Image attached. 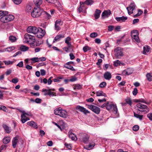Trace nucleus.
I'll use <instances>...</instances> for the list:
<instances>
[{"instance_id": "12", "label": "nucleus", "mask_w": 152, "mask_h": 152, "mask_svg": "<svg viewBox=\"0 0 152 152\" xmlns=\"http://www.w3.org/2000/svg\"><path fill=\"white\" fill-rule=\"evenodd\" d=\"M87 107L91 110L92 111L96 114L99 113L100 111V108L99 107L93 105H88Z\"/></svg>"}, {"instance_id": "5", "label": "nucleus", "mask_w": 152, "mask_h": 152, "mask_svg": "<svg viewBox=\"0 0 152 152\" xmlns=\"http://www.w3.org/2000/svg\"><path fill=\"white\" fill-rule=\"evenodd\" d=\"M107 104L106 109L107 110L109 111L112 110L116 114L117 113L118 109L115 104L111 103L109 102H107Z\"/></svg>"}, {"instance_id": "11", "label": "nucleus", "mask_w": 152, "mask_h": 152, "mask_svg": "<svg viewBox=\"0 0 152 152\" xmlns=\"http://www.w3.org/2000/svg\"><path fill=\"white\" fill-rule=\"evenodd\" d=\"M37 37L39 38H42L44 37L45 34V30L42 29V28L38 27L36 33Z\"/></svg>"}, {"instance_id": "52", "label": "nucleus", "mask_w": 152, "mask_h": 152, "mask_svg": "<svg viewBox=\"0 0 152 152\" xmlns=\"http://www.w3.org/2000/svg\"><path fill=\"white\" fill-rule=\"evenodd\" d=\"M139 129V126L137 125H135L133 126V130L135 131H137Z\"/></svg>"}, {"instance_id": "14", "label": "nucleus", "mask_w": 152, "mask_h": 152, "mask_svg": "<svg viewBox=\"0 0 152 152\" xmlns=\"http://www.w3.org/2000/svg\"><path fill=\"white\" fill-rule=\"evenodd\" d=\"M38 28L35 26H30L27 28V31L28 33L36 34Z\"/></svg>"}, {"instance_id": "58", "label": "nucleus", "mask_w": 152, "mask_h": 152, "mask_svg": "<svg viewBox=\"0 0 152 152\" xmlns=\"http://www.w3.org/2000/svg\"><path fill=\"white\" fill-rule=\"evenodd\" d=\"M18 81V79L17 78H14L12 80V82L14 83H16Z\"/></svg>"}, {"instance_id": "17", "label": "nucleus", "mask_w": 152, "mask_h": 152, "mask_svg": "<svg viewBox=\"0 0 152 152\" xmlns=\"http://www.w3.org/2000/svg\"><path fill=\"white\" fill-rule=\"evenodd\" d=\"M111 14V12L110 10H105L102 12V17H108Z\"/></svg>"}, {"instance_id": "51", "label": "nucleus", "mask_w": 152, "mask_h": 152, "mask_svg": "<svg viewBox=\"0 0 152 152\" xmlns=\"http://www.w3.org/2000/svg\"><path fill=\"white\" fill-rule=\"evenodd\" d=\"M147 118H148L149 120L152 121V113H148L147 115Z\"/></svg>"}, {"instance_id": "26", "label": "nucleus", "mask_w": 152, "mask_h": 152, "mask_svg": "<svg viewBox=\"0 0 152 152\" xmlns=\"http://www.w3.org/2000/svg\"><path fill=\"white\" fill-rule=\"evenodd\" d=\"M71 40V38L69 37H66L65 39V42L69 46L71 47L72 45L71 42H70Z\"/></svg>"}, {"instance_id": "45", "label": "nucleus", "mask_w": 152, "mask_h": 152, "mask_svg": "<svg viewBox=\"0 0 152 152\" xmlns=\"http://www.w3.org/2000/svg\"><path fill=\"white\" fill-rule=\"evenodd\" d=\"M97 36L98 34L97 33L93 32L90 34V37L91 38H95L97 37Z\"/></svg>"}, {"instance_id": "22", "label": "nucleus", "mask_w": 152, "mask_h": 152, "mask_svg": "<svg viewBox=\"0 0 152 152\" xmlns=\"http://www.w3.org/2000/svg\"><path fill=\"white\" fill-rule=\"evenodd\" d=\"M2 127L5 130L6 132L9 133L11 131V129L10 127H9L5 124H3L2 125Z\"/></svg>"}, {"instance_id": "54", "label": "nucleus", "mask_w": 152, "mask_h": 152, "mask_svg": "<svg viewBox=\"0 0 152 152\" xmlns=\"http://www.w3.org/2000/svg\"><path fill=\"white\" fill-rule=\"evenodd\" d=\"M83 6H80L77 9V11L79 12H83Z\"/></svg>"}, {"instance_id": "29", "label": "nucleus", "mask_w": 152, "mask_h": 152, "mask_svg": "<svg viewBox=\"0 0 152 152\" xmlns=\"http://www.w3.org/2000/svg\"><path fill=\"white\" fill-rule=\"evenodd\" d=\"M138 35V34H132L131 35L133 41L134 40L137 42H138L139 41V39Z\"/></svg>"}, {"instance_id": "35", "label": "nucleus", "mask_w": 152, "mask_h": 152, "mask_svg": "<svg viewBox=\"0 0 152 152\" xmlns=\"http://www.w3.org/2000/svg\"><path fill=\"white\" fill-rule=\"evenodd\" d=\"M147 79L149 81H152V73H148L146 75Z\"/></svg>"}, {"instance_id": "6", "label": "nucleus", "mask_w": 152, "mask_h": 152, "mask_svg": "<svg viewBox=\"0 0 152 152\" xmlns=\"http://www.w3.org/2000/svg\"><path fill=\"white\" fill-rule=\"evenodd\" d=\"M79 136V139L82 142L86 144L88 142L89 136L87 134L85 133H80Z\"/></svg>"}, {"instance_id": "27", "label": "nucleus", "mask_w": 152, "mask_h": 152, "mask_svg": "<svg viewBox=\"0 0 152 152\" xmlns=\"http://www.w3.org/2000/svg\"><path fill=\"white\" fill-rule=\"evenodd\" d=\"M34 2L37 7H38L42 4V0H34Z\"/></svg>"}, {"instance_id": "23", "label": "nucleus", "mask_w": 152, "mask_h": 152, "mask_svg": "<svg viewBox=\"0 0 152 152\" xmlns=\"http://www.w3.org/2000/svg\"><path fill=\"white\" fill-rule=\"evenodd\" d=\"M69 137L72 140H76L77 138L76 136L71 131H69L68 132Z\"/></svg>"}, {"instance_id": "36", "label": "nucleus", "mask_w": 152, "mask_h": 152, "mask_svg": "<svg viewBox=\"0 0 152 152\" xmlns=\"http://www.w3.org/2000/svg\"><path fill=\"white\" fill-rule=\"evenodd\" d=\"M64 66L65 67L72 71H75V69L73 68V67L71 65H64Z\"/></svg>"}, {"instance_id": "55", "label": "nucleus", "mask_w": 152, "mask_h": 152, "mask_svg": "<svg viewBox=\"0 0 152 152\" xmlns=\"http://www.w3.org/2000/svg\"><path fill=\"white\" fill-rule=\"evenodd\" d=\"M138 92L137 89V88H134L133 91H132V94L134 96H135L137 95Z\"/></svg>"}, {"instance_id": "34", "label": "nucleus", "mask_w": 152, "mask_h": 152, "mask_svg": "<svg viewBox=\"0 0 152 152\" xmlns=\"http://www.w3.org/2000/svg\"><path fill=\"white\" fill-rule=\"evenodd\" d=\"M26 10L27 12H31L33 10L32 7L29 5H27L26 7Z\"/></svg>"}, {"instance_id": "48", "label": "nucleus", "mask_w": 152, "mask_h": 152, "mask_svg": "<svg viewBox=\"0 0 152 152\" xmlns=\"http://www.w3.org/2000/svg\"><path fill=\"white\" fill-rule=\"evenodd\" d=\"M14 2V3L17 5H18L20 4L22 0H12Z\"/></svg>"}, {"instance_id": "4", "label": "nucleus", "mask_w": 152, "mask_h": 152, "mask_svg": "<svg viewBox=\"0 0 152 152\" xmlns=\"http://www.w3.org/2000/svg\"><path fill=\"white\" fill-rule=\"evenodd\" d=\"M136 106L138 110L141 112H143L145 113H148L149 111V108L146 105L138 103L137 104Z\"/></svg>"}, {"instance_id": "20", "label": "nucleus", "mask_w": 152, "mask_h": 152, "mask_svg": "<svg viewBox=\"0 0 152 152\" xmlns=\"http://www.w3.org/2000/svg\"><path fill=\"white\" fill-rule=\"evenodd\" d=\"M95 145V143L94 142L90 143L89 145L84 146V148L86 150H90L93 148Z\"/></svg>"}, {"instance_id": "28", "label": "nucleus", "mask_w": 152, "mask_h": 152, "mask_svg": "<svg viewBox=\"0 0 152 152\" xmlns=\"http://www.w3.org/2000/svg\"><path fill=\"white\" fill-rule=\"evenodd\" d=\"M101 11L99 10H96L94 14V16L95 19H97L99 18L100 16Z\"/></svg>"}, {"instance_id": "63", "label": "nucleus", "mask_w": 152, "mask_h": 152, "mask_svg": "<svg viewBox=\"0 0 152 152\" xmlns=\"http://www.w3.org/2000/svg\"><path fill=\"white\" fill-rule=\"evenodd\" d=\"M45 134V132L43 130H40L39 131V134L41 137H42Z\"/></svg>"}, {"instance_id": "60", "label": "nucleus", "mask_w": 152, "mask_h": 152, "mask_svg": "<svg viewBox=\"0 0 152 152\" xmlns=\"http://www.w3.org/2000/svg\"><path fill=\"white\" fill-rule=\"evenodd\" d=\"M55 29L58 31L61 28L60 27L58 24H55Z\"/></svg>"}, {"instance_id": "1", "label": "nucleus", "mask_w": 152, "mask_h": 152, "mask_svg": "<svg viewBox=\"0 0 152 152\" xmlns=\"http://www.w3.org/2000/svg\"><path fill=\"white\" fill-rule=\"evenodd\" d=\"M24 42L25 43L30 42L31 46H34V43L35 41V37L28 33H26L24 36Z\"/></svg>"}, {"instance_id": "18", "label": "nucleus", "mask_w": 152, "mask_h": 152, "mask_svg": "<svg viewBox=\"0 0 152 152\" xmlns=\"http://www.w3.org/2000/svg\"><path fill=\"white\" fill-rule=\"evenodd\" d=\"M18 138V136H15L12 140V146L14 148H16Z\"/></svg>"}, {"instance_id": "44", "label": "nucleus", "mask_w": 152, "mask_h": 152, "mask_svg": "<svg viewBox=\"0 0 152 152\" xmlns=\"http://www.w3.org/2000/svg\"><path fill=\"white\" fill-rule=\"evenodd\" d=\"M129 69H127V70H124L123 71V73H124V74L126 75H129L132 73V72H129Z\"/></svg>"}, {"instance_id": "40", "label": "nucleus", "mask_w": 152, "mask_h": 152, "mask_svg": "<svg viewBox=\"0 0 152 152\" xmlns=\"http://www.w3.org/2000/svg\"><path fill=\"white\" fill-rule=\"evenodd\" d=\"M8 12L6 11H0V17H1L2 16H4L5 14H8Z\"/></svg>"}, {"instance_id": "16", "label": "nucleus", "mask_w": 152, "mask_h": 152, "mask_svg": "<svg viewBox=\"0 0 152 152\" xmlns=\"http://www.w3.org/2000/svg\"><path fill=\"white\" fill-rule=\"evenodd\" d=\"M65 37L64 34H58L54 38L53 40V42L59 41L60 40L61 38H63Z\"/></svg>"}, {"instance_id": "21", "label": "nucleus", "mask_w": 152, "mask_h": 152, "mask_svg": "<svg viewBox=\"0 0 152 152\" xmlns=\"http://www.w3.org/2000/svg\"><path fill=\"white\" fill-rule=\"evenodd\" d=\"M116 20L118 21H121V22H125L126 20L127 19V17L123 16L121 17H116Z\"/></svg>"}, {"instance_id": "42", "label": "nucleus", "mask_w": 152, "mask_h": 152, "mask_svg": "<svg viewBox=\"0 0 152 152\" xmlns=\"http://www.w3.org/2000/svg\"><path fill=\"white\" fill-rule=\"evenodd\" d=\"M91 48L88 46L84 47L83 48V50L84 52H86L88 50H90Z\"/></svg>"}, {"instance_id": "49", "label": "nucleus", "mask_w": 152, "mask_h": 152, "mask_svg": "<svg viewBox=\"0 0 152 152\" xmlns=\"http://www.w3.org/2000/svg\"><path fill=\"white\" fill-rule=\"evenodd\" d=\"M106 86V82H102L100 83L99 85V87L100 88H102L105 87Z\"/></svg>"}, {"instance_id": "41", "label": "nucleus", "mask_w": 152, "mask_h": 152, "mask_svg": "<svg viewBox=\"0 0 152 152\" xmlns=\"http://www.w3.org/2000/svg\"><path fill=\"white\" fill-rule=\"evenodd\" d=\"M48 2L55 4L59 3L58 0H46Z\"/></svg>"}, {"instance_id": "3", "label": "nucleus", "mask_w": 152, "mask_h": 152, "mask_svg": "<svg viewBox=\"0 0 152 152\" xmlns=\"http://www.w3.org/2000/svg\"><path fill=\"white\" fill-rule=\"evenodd\" d=\"M54 114L59 115L61 117L66 118L67 116V113L65 110H63L61 108H58L54 110Z\"/></svg>"}, {"instance_id": "32", "label": "nucleus", "mask_w": 152, "mask_h": 152, "mask_svg": "<svg viewBox=\"0 0 152 152\" xmlns=\"http://www.w3.org/2000/svg\"><path fill=\"white\" fill-rule=\"evenodd\" d=\"M28 47L25 45H22L20 48V50L22 51H27L28 49Z\"/></svg>"}, {"instance_id": "31", "label": "nucleus", "mask_w": 152, "mask_h": 152, "mask_svg": "<svg viewBox=\"0 0 152 152\" xmlns=\"http://www.w3.org/2000/svg\"><path fill=\"white\" fill-rule=\"evenodd\" d=\"M96 94L97 96H106L105 94L103 93L102 91H98L96 92Z\"/></svg>"}, {"instance_id": "10", "label": "nucleus", "mask_w": 152, "mask_h": 152, "mask_svg": "<svg viewBox=\"0 0 152 152\" xmlns=\"http://www.w3.org/2000/svg\"><path fill=\"white\" fill-rule=\"evenodd\" d=\"M55 89H54L49 88L48 89H47L45 88H44L42 90V92L47 91L48 92H46L44 93L45 95H49L50 96H56V93L52 92L51 91H54Z\"/></svg>"}, {"instance_id": "64", "label": "nucleus", "mask_w": 152, "mask_h": 152, "mask_svg": "<svg viewBox=\"0 0 152 152\" xmlns=\"http://www.w3.org/2000/svg\"><path fill=\"white\" fill-rule=\"evenodd\" d=\"M131 35L133 34H138L137 31V30H133L131 32Z\"/></svg>"}, {"instance_id": "59", "label": "nucleus", "mask_w": 152, "mask_h": 152, "mask_svg": "<svg viewBox=\"0 0 152 152\" xmlns=\"http://www.w3.org/2000/svg\"><path fill=\"white\" fill-rule=\"evenodd\" d=\"M77 80V78L76 77H72L70 80L69 81L70 82H74Z\"/></svg>"}, {"instance_id": "38", "label": "nucleus", "mask_w": 152, "mask_h": 152, "mask_svg": "<svg viewBox=\"0 0 152 152\" xmlns=\"http://www.w3.org/2000/svg\"><path fill=\"white\" fill-rule=\"evenodd\" d=\"M15 48V47L14 46L8 47L5 49V51L11 52L14 50Z\"/></svg>"}, {"instance_id": "13", "label": "nucleus", "mask_w": 152, "mask_h": 152, "mask_svg": "<svg viewBox=\"0 0 152 152\" xmlns=\"http://www.w3.org/2000/svg\"><path fill=\"white\" fill-rule=\"evenodd\" d=\"M136 5L134 3H132L129 7L126 8L128 13L130 15L133 13V11L135 9Z\"/></svg>"}, {"instance_id": "15", "label": "nucleus", "mask_w": 152, "mask_h": 152, "mask_svg": "<svg viewBox=\"0 0 152 152\" xmlns=\"http://www.w3.org/2000/svg\"><path fill=\"white\" fill-rule=\"evenodd\" d=\"M76 109L81 112L85 114L89 113V112L88 110H86V108L79 105L77 106L76 107Z\"/></svg>"}, {"instance_id": "19", "label": "nucleus", "mask_w": 152, "mask_h": 152, "mask_svg": "<svg viewBox=\"0 0 152 152\" xmlns=\"http://www.w3.org/2000/svg\"><path fill=\"white\" fill-rule=\"evenodd\" d=\"M111 75L109 72H107L104 73V78L106 79L109 80L111 78Z\"/></svg>"}, {"instance_id": "39", "label": "nucleus", "mask_w": 152, "mask_h": 152, "mask_svg": "<svg viewBox=\"0 0 152 152\" xmlns=\"http://www.w3.org/2000/svg\"><path fill=\"white\" fill-rule=\"evenodd\" d=\"M94 1L92 0H86L84 2V4L89 5L93 4Z\"/></svg>"}, {"instance_id": "50", "label": "nucleus", "mask_w": 152, "mask_h": 152, "mask_svg": "<svg viewBox=\"0 0 152 152\" xmlns=\"http://www.w3.org/2000/svg\"><path fill=\"white\" fill-rule=\"evenodd\" d=\"M3 62L5 63L6 65H9V64H13V62L10 61H4Z\"/></svg>"}, {"instance_id": "62", "label": "nucleus", "mask_w": 152, "mask_h": 152, "mask_svg": "<svg viewBox=\"0 0 152 152\" xmlns=\"http://www.w3.org/2000/svg\"><path fill=\"white\" fill-rule=\"evenodd\" d=\"M55 24H58L59 25H61L62 24V23L60 20H57L56 21Z\"/></svg>"}, {"instance_id": "56", "label": "nucleus", "mask_w": 152, "mask_h": 152, "mask_svg": "<svg viewBox=\"0 0 152 152\" xmlns=\"http://www.w3.org/2000/svg\"><path fill=\"white\" fill-rule=\"evenodd\" d=\"M115 27L113 26H108V30L109 31H112L113 29H114Z\"/></svg>"}, {"instance_id": "30", "label": "nucleus", "mask_w": 152, "mask_h": 152, "mask_svg": "<svg viewBox=\"0 0 152 152\" xmlns=\"http://www.w3.org/2000/svg\"><path fill=\"white\" fill-rule=\"evenodd\" d=\"M10 138L9 137H4L3 139V142L4 144L8 143L10 141Z\"/></svg>"}, {"instance_id": "47", "label": "nucleus", "mask_w": 152, "mask_h": 152, "mask_svg": "<svg viewBox=\"0 0 152 152\" xmlns=\"http://www.w3.org/2000/svg\"><path fill=\"white\" fill-rule=\"evenodd\" d=\"M125 101L126 103L129 104L130 105H131L132 104V102L129 98H128L125 99Z\"/></svg>"}, {"instance_id": "2", "label": "nucleus", "mask_w": 152, "mask_h": 152, "mask_svg": "<svg viewBox=\"0 0 152 152\" xmlns=\"http://www.w3.org/2000/svg\"><path fill=\"white\" fill-rule=\"evenodd\" d=\"M14 18L12 15L5 14L4 16L0 18V21L3 23H7L12 20Z\"/></svg>"}, {"instance_id": "61", "label": "nucleus", "mask_w": 152, "mask_h": 152, "mask_svg": "<svg viewBox=\"0 0 152 152\" xmlns=\"http://www.w3.org/2000/svg\"><path fill=\"white\" fill-rule=\"evenodd\" d=\"M17 66L20 67H22L23 66V62L22 61L20 62L17 65Z\"/></svg>"}, {"instance_id": "7", "label": "nucleus", "mask_w": 152, "mask_h": 152, "mask_svg": "<svg viewBox=\"0 0 152 152\" xmlns=\"http://www.w3.org/2000/svg\"><path fill=\"white\" fill-rule=\"evenodd\" d=\"M123 49L120 47H118L114 49L115 56L117 59H120L123 56Z\"/></svg>"}, {"instance_id": "46", "label": "nucleus", "mask_w": 152, "mask_h": 152, "mask_svg": "<svg viewBox=\"0 0 152 152\" xmlns=\"http://www.w3.org/2000/svg\"><path fill=\"white\" fill-rule=\"evenodd\" d=\"M30 60L34 61V62H38L39 61V58L38 57H34L30 59Z\"/></svg>"}, {"instance_id": "24", "label": "nucleus", "mask_w": 152, "mask_h": 152, "mask_svg": "<svg viewBox=\"0 0 152 152\" xmlns=\"http://www.w3.org/2000/svg\"><path fill=\"white\" fill-rule=\"evenodd\" d=\"M27 124L30 126H32L35 129L37 128V124L33 121L27 122Z\"/></svg>"}, {"instance_id": "9", "label": "nucleus", "mask_w": 152, "mask_h": 152, "mask_svg": "<svg viewBox=\"0 0 152 152\" xmlns=\"http://www.w3.org/2000/svg\"><path fill=\"white\" fill-rule=\"evenodd\" d=\"M18 110L22 113L21 115V121L22 123H24L29 120V118L26 117V115H29V114L26 113L24 111H22L20 110Z\"/></svg>"}, {"instance_id": "33", "label": "nucleus", "mask_w": 152, "mask_h": 152, "mask_svg": "<svg viewBox=\"0 0 152 152\" xmlns=\"http://www.w3.org/2000/svg\"><path fill=\"white\" fill-rule=\"evenodd\" d=\"M134 116L136 118H139L140 120H142L143 117V115H140L135 113H134Z\"/></svg>"}, {"instance_id": "57", "label": "nucleus", "mask_w": 152, "mask_h": 152, "mask_svg": "<svg viewBox=\"0 0 152 152\" xmlns=\"http://www.w3.org/2000/svg\"><path fill=\"white\" fill-rule=\"evenodd\" d=\"M42 99L40 98H36L35 100V102L37 103H40L41 102Z\"/></svg>"}, {"instance_id": "37", "label": "nucleus", "mask_w": 152, "mask_h": 152, "mask_svg": "<svg viewBox=\"0 0 152 152\" xmlns=\"http://www.w3.org/2000/svg\"><path fill=\"white\" fill-rule=\"evenodd\" d=\"M17 39L14 36H11L9 37V39L11 42H15Z\"/></svg>"}, {"instance_id": "43", "label": "nucleus", "mask_w": 152, "mask_h": 152, "mask_svg": "<svg viewBox=\"0 0 152 152\" xmlns=\"http://www.w3.org/2000/svg\"><path fill=\"white\" fill-rule=\"evenodd\" d=\"M121 62L119 60H117L114 62L113 64L115 66H117L120 65Z\"/></svg>"}, {"instance_id": "25", "label": "nucleus", "mask_w": 152, "mask_h": 152, "mask_svg": "<svg viewBox=\"0 0 152 152\" xmlns=\"http://www.w3.org/2000/svg\"><path fill=\"white\" fill-rule=\"evenodd\" d=\"M150 47L148 45H146L143 47V53L144 54H146L147 53H148L150 50Z\"/></svg>"}, {"instance_id": "8", "label": "nucleus", "mask_w": 152, "mask_h": 152, "mask_svg": "<svg viewBox=\"0 0 152 152\" xmlns=\"http://www.w3.org/2000/svg\"><path fill=\"white\" fill-rule=\"evenodd\" d=\"M40 9L39 7H34L31 12V16L33 18H37L39 17L41 14Z\"/></svg>"}, {"instance_id": "53", "label": "nucleus", "mask_w": 152, "mask_h": 152, "mask_svg": "<svg viewBox=\"0 0 152 152\" xmlns=\"http://www.w3.org/2000/svg\"><path fill=\"white\" fill-rule=\"evenodd\" d=\"M65 145L66 146V148H68L69 150H71L72 148V147L70 144H68L66 143H65Z\"/></svg>"}]
</instances>
